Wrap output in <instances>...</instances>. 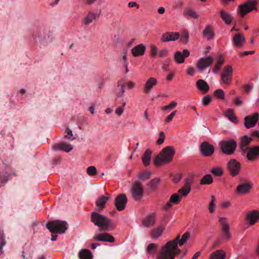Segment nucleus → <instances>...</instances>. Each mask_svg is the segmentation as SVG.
<instances>
[{
	"label": "nucleus",
	"instance_id": "nucleus-1",
	"mask_svg": "<svg viewBox=\"0 0 259 259\" xmlns=\"http://www.w3.org/2000/svg\"><path fill=\"white\" fill-rule=\"evenodd\" d=\"M190 237V233L186 232L182 235L181 239H180V235H178L174 240L167 242L161 247V250L157 256V259H175V256L181 252L178 245L182 246Z\"/></svg>",
	"mask_w": 259,
	"mask_h": 259
},
{
	"label": "nucleus",
	"instance_id": "nucleus-2",
	"mask_svg": "<svg viewBox=\"0 0 259 259\" xmlns=\"http://www.w3.org/2000/svg\"><path fill=\"white\" fill-rule=\"evenodd\" d=\"M91 222L99 227L100 232L112 231L115 227V225L111 219L96 212L92 213Z\"/></svg>",
	"mask_w": 259,
	"mask_h": 259
},
{
	"label": "nucleus",
	"instance_id": "nucleus-3",
	"mask_svg": "<svg viewBox=\"0 0 259 259\" xmlns=\"http://www.w3.org/2000/svg\"><path fill=\"white\" fill-rule=\"evenodd\" d=\"M67 223L65 221L56 220L49 222L47 225V228L52 233L51 240L56 241L58 237L55 233L63 234L67 230Z\"/></svg>",
	"mask_w": 259,
	"mask_h": 259
},
{
	"label": "nucleus",
	"instance_id": "nucleus-4",
	"mask_svg": "<svg viewBox=\"0 0 259 259\" xmlns=\"http://www.w3.org/2000/svg\"><path fill=\"white\" fill-rule=\"evenodd\" d=\"M175 153V148L172 146L164 148L159 155L155 157L154 160V164L157 166L161 165L162 163L170 162Z\"/></svg>",
	"mask_w": 259,
	"mask_h": 259
},
{
	"label": "nucleus",
	"instance_id": "nucleus-5",
	"mask_svg": "<svg viewBox=\"0 0 259 259\" xmlns=\"http://www.w3.org/2000/svg\"><path fill=\"white\" fill-rule=\"evenodd\" d=\"M34 41L41 46H45L49 38V31L45 28H40L33 34Z\"/></svg>",
	"mask_w": 259,
	"mask_h": 259
},
{
	"label": "nucleus",
	"instance_id": "nucleus-6",
	"mask_svg": "<svg viewBox=\"0 0 259 259\" xmlns=\"http://www.w3.org/2000/svg\"><path fill=\"white\" fill-rule=\"evenodd\" d=\"M223 153L227 155L233 154L237 147V143L234 140H223L219 143Z\"/></svg>",
	"mask_w": 259,
	"mask_h": 259
},
{
	"label": "nucleus",
	"instance_id": "nucleus-7",
	"mask_svg": "<svg viewBox=\"0 0 259 259\" xmlns=\"http://www.w3.org/2000/svg\"><path fill=\"white\" fill-rule=\"evenodd\" d=\"M256 5V0H248L239 6L238 13L242 17H243L246 14L251 12L252 10H257Z\"/></svg>",
	"mask_w": 259,
	"mask_h": 259
},
{
	"label": "nucleus",
	"instance_id": "nucleus-8",
	"mask_svg": "<svg viewBox=\"0 0 259 259\" xmlns=\"http://www.w3.org/2000/svg\"><path fill=\"white\" fill-rule=\"evenodd\" d=\"M227 168L232 177L239 174L241 170V163L235 159H231L227 163Z\"/></svg>",
	"mask_w": 259,
	"mask_h": 259
},
{
	"label": "nucleus",
	"instance_id": "nucleus-9",
	"mask_svg": "<svg viewBox=\"0 0 259 259\" xmlns=\"http://www.w3.org/2000/svg\"><path fill=\"white\" fill-rule=\"evenodd\" d=\"M131 191L132 197L135 200L139 201L143 197V189L142 184L140 182H136L133 184Z\"/></svg>",
	"mask_w": 259,
	"mask_h": 259
},
{
	"label": "nucleus",
	"instance_id": "nucleus-10",
	"mask_svg": "<svg viewBox=\"0 0 259 259\" xmlns=\"http://www.w3.org/2000/svg\"><path fill=\"white\" fill-rule=\"evenodd\" d=\"M200 151L203 156L210 157L214 153V147L208 142L204 141L200 145Z\"/></svg>",
	"mask_w": 259,
	"mask_h": 259
},
{
	"label": "nucleus",
	"instance_id": "nucleus-11",
	"mask_svg": "<svg viewBox=\"0 0 259 259\" xmlns=\"http://www.w3.org/2000/svg\"><path fill=\"white\" fill-rule=\"evenodd\" d=\"M246 153L248 161H257L259 159V145L250 147Z\"/></svg>",
	"mask_w": 259,
	"mask_h": 259
},
{
	"label": "nucleus",
	"instance_id": "nucleus-12",
	"mask_svg": "<svg viewBox=\"0 0 259 259\" xmlns=\"http://www.w3.org/2000/svg\"><path fill=\"white\" fill-rule=\"evenodd\" d=\"M222 81L227 84H230L232 80V68L230 65L224 67V71L221 75Z\"/></svg>",
	"mask_w": 259,
	"mask_h": 259
},
{
	"label": "nucleus",
	"instance_id": "nucleus-13",
	"mask_svg": "<svg viewBox=\"0 0 259 259\" xmlns=\"http://www.w3.org/2000/svg\"><path fill=\"white\" fill-rule=\"evenodd\" d=\"M127 202V199L124 194L118 195L115 199V205L118 211L124 210Z\"/></svg>",
	"mask_w": 259,
	"mask_h": 259
},
{
	"label": "nucleus",
	"instance_id": "nucleus-14",
	"mask_svg": "<svg viewBox=\"0 0 259 259\" xmlns=\"http://www.w3.org/2000/svg\"><path fill=\"white\" fill-rule=\"evenodd\" d=\"M252 141V138L247 136H244L240 139L239 146L243 155L245 154L250 148L249 145Z\"/></svg>",
	"mask_w": 259,
	"mask_h": 259
},
{
	"label": "nucleus",
	"instance_id": "nucleus-15",
	"mask_svg": "<svg viewBox=\"0 0 259 259\" xmlns=\"http://www.w3.org/2000/svg\"><path fill=\"white\" fill-rule=\"evenodd\" d=\"M212 62L213 58L210 56L201 58L197 63V67L201 72H202L207 67L209 66Z\"/></svg>",
	"mask_w": 259,
	"mask_h": 259
},
{
	"label": "nucleus",
	"instance_id": "nucleus-16",
	"mask_svg": "<svg viewBox=\"0 0 259 259\" xmlns=\"http://www.w3.org/2000/svg\"><path fill=\"white\" fill-rule=\"evenodd\" d=\"M259 118V114L255 113L252 116H247L244 118V125L247 128L254 127Z\"/></svg>",
	"mask_w": 259,
	"mask_h": 259
},
{
	"label": "nucleus",
	"instance_id": "nucleus-17",
	"mask_svg": "<svg viewBox=\"0 0 259 259\" xmlns=\"http://www.w3.org/2000/svg\"><path fill=\"white\" fill-rule=\"evenodd\" d=\"M93 239L95 241H104L113 243L115 241L113 236L107 233H98L94 236Z\"/></svg>",
	"mask_w": 259,
	"mask_h": 259
},
{
	"label": "nucleus",
	"instance_id": "nucleus-18",
	"mask_svg": "<svg viewBox=\"0 0 259 259\" xmlns=\"http://www.w3.org/2000/svg\"><path fill=\"white\" fill-rule=\"evenodd\" d=\"M245 219L249 223L250 226L254 225L259 220V211L257 210H252L248 211L246 214Z\"/></svg>",
	"mask_w": 259,
	"mask_h": 259
},
{
	"label": "nucleus",
	"instance_id": "nucleus-19",
	"mask_svg": "<svg viewBox=\"0 0 259 259\" xmlns=\"http://www.w3.org/2000/svg\"><path fill=\"white\" fill-rule=\"evenodd\" d=\"M158 83L157 80L154 77H150L146 81L144 87L143 91L145 94H148L149 93L152 89L156 86Z\"/></svg>",
	"mask_w": 259,
	"mask_h": 259
},
{
	"label": "nucleus",
	"instance_id": "nucleus-20",
	"mask_svg": "<svg viewBox=\"0 0 259 259\" xmlns=\"http://www.w3.org/2000/svg\"><path fill=\"white\" fill-rule=\"evenodd\" d=\"M225 218H220L219 219V222L222 226V233L224 236V237L226 239H229L231 237V234L229 232V225L227 222Z\"/></svg>",
	"mask_w": 259,
	"mask_h": 259
},
{
	"label": "nucleus",
	"instance_id": "nucleus-21",
	"mask_svg": "<svg viewBox=\"0 0 259 259\" xmlns=\"http://www.w3.org/2000/svg\"><path fill=\"white\" fill-rule=\"evenodd\" d=\"M189 55L190 52L187 49L184 50L183 53L177 51L175 54L174 60L177 63L181 64L184 62L185 58H187Z\"/></svg>",
	"mask_w": 259,
	"mask_h": 259
},
{
	"label": "nucleus",
	"instance_id": "nucleus-22",
	"mask_svg": "<svg viewBox=\"0 0 259 259\" xmlns=\"http://www.w3.org/2000/svg\"><path fill=\"white\" fill-rule=\"evenodd\" d=\"M146 51V47L142 44L134 47L132 49V54L135 57L142 56L144 55Z\"/></svg>",
	"mask_w": 259,
	"mask_h": 259
},
{
	"label": "nucleus",
	"instance_id": "nucleus-23",
	"mask_svg": "<svg viewBox=\"0 0 259 259\" xmlns=\"http://www.w3.org/2000/svg\"><path fill=\"white\" fill-rule=\"evenodd\" d=\"M157 217L156 213H153L146 217L142 221V224L146 227H150L153 226L155 222Z\"/></svg>",
	"mask_w": 259,
	"mask_h": 259
},
{
	"label": "nucleus",
	"instance_id": "nucleus-24",
	"mask_svg": "<svg viewBox=\"0 0 259 259\" xmlns=\"http://www.w3.org/2000/svg\"><path fill=\"white\" fill-rule=\"evenodd\" d=\"M53 150L57 151L61 150L66 152H69L73 149L71 145L65 142H62L57 144H55L53 146Z\"/></svg>",
	"mask_w": 259,
	"mask_h": 259
},
{
	"label": "nucleus",
	"instance_id": "nucleus-25",
	"mask_svg": "<svg viewBox=\"0 0 259 259\" xmlns=\"http://www.w3.org/2000/svg\"><path fill=\"white\" fill-rule=\"evenodd\" d=\"M180 37V34L178 32H166L161 36L162 41H175Z\"/></svg>",
	"mask_w": 259,
	"mask_h": 259
},
{
	"label": "nucleus",
	"instance_id": "nucleus-26",
	"mask_svg": "<svg viewBox=\"0 0 259 259\" xmlns=\"http://www.w3.org/2000/svg\"><path fill=\"white\" fill-rule=\"evenodd\" d=\"M110 195L106 193L105 196H102L96 202V206L98 207L99 211H101L105 206V204L108 199L110 198Z\"/></svg>",
	"mask_w": 259,
	"mask_h": 259
},
{
	"label": "nucleus",
	"instance_id": "nucleus-27",
	"mask_svg": "<svg viewBox=\"0 0 259 259\" xmlns=\"http://www.w3.org/2000/svg\"><path fill=\"white\" fill-rule=\"evenodd\" d=\"M252 187L249 183H243L239 185L236 188V192L240 194L248 193Z\"/></svg>",
	"mask_w": 259,
	"mask_h": 259
},
{
	"label": "nucleus",
	"instance_id": "nucleus-28",
	"mask_svg": "<svg viewBox=\"0 0 259 259\" xmlns=\"http://www.w3.org/2000/svg\"><path fill=\"white\" fill-rule=\"evenodd\" d=\"M193 178H190L186 179V185L182 189L179 190L178 192L183 196H186L190 191V184L193 182Z\"/></svg>",
	"mask_w": 259,
	"mask_h": 259
},
{
	"label": "nucleus",
	"instance_id": "nucleus-29",
	"mask_svg": "<svg viewBox=\"0 0 259 259\" xmlns=\"http://www.w3.org/2000/svg\"><path fill=\"white\" fill-rule=\"evenodd\" d=\"M196 86L199 90L204 93H207L209 90V85L203 79L198 80L196 82Z\"/></svg>",
	"mask_w": 259,
	"mask_h": 259
},
{
	"label": "nucleus",
	"instance_id": "nucleus-30",
	"mask_svg": "<svg viewBox=\"0 0 259 259\" xmlns=\"http://www.w3.org/2000/svg\"><path fill=\"white\" fill-rule=\"evenodd\" d=\"M151 151L150 149H148L146 150L144 154L142 157L143 164L145 166L149 165L151 161Z\"/></svg>",
	"mask_w": 259,
	"mask_h": 259
},
{
	"label": "nucleus",
	"instance_id": "nucleus-31",
	"mask_svg": "<svg viewBox=\"0 0 259 259\" xmlns=\"http://www.w3.org/2000/svg\"><path fill=\"white\" fill-rule=\"evenodd\" d=\"M98 17V15L97 14L94 13L92 12H89L88 15L83 19L84 24L85 25H89Z\"/></svg>",
	"mask_w": 259,
	"mask_h": 259
},
{
	"label": "nucleus",
	"instance_id": "nucleus-32",
	"mask_svg": "<svg viewBox=\"0 0 259 259\" xmlns=\"http://www.w3.org/2000/svg\"><path fill=\"white\" fill-rule=\"evenodd\" d=\"M226 253L222 250H218L212 252L210 256V259H225Z\"/></svg>",
	"mask_w": 259,
	"mask_h": 259
},
{
	"label": "nucleus",
	"instance_id": "nucleus-33",
	"mask_svg": "<svg viewBox=\"0 0 259 259\" xmlns=\"http://www.w3.org/2000/svg\"><path fill=\"white\" fill-rule=\"evenodd\" d=\"M233 41L235 46L240 47L245 41V38L241 34L237 33L233 37Z\"/></svg>",
	"mask_w": 259,
	"mask_h": 259
},
{
	"label": "nucleus",
	"instance_id": "nucleus-34",
	"mask_svg": "<svg viewBox=\"0 0 259 259\" xmlns=\"http://www.w3.org/2000/svg\"><path fill=\"white\" fill-rule=\"evenodd\" d=\"M79 256L80 259H92L93 254L90 250L84 249L80 251Z\"/></svg>",
	"mask_w": 259,
	"mask_h": 259
},
{
	"label": "nucleus",
	"instance_id": "nucleus-35",
	"mask_svg": "<svg viewBox=\"0 0 259 259\" xmlns=\"http://www.w3.org/2000/svg\"><path fill=\"white\" fill-rule=\"evenodd\" d=\"M164 230V228L162 226H159L157 228L152 230L151 233V237L154 238H157L160 237Z\"/></svg>",
	"mask_w": 259,
	"mask_h": 259
},
{
	"label": "nucleus",
	"instance_id": "nucleus-36",
	"mask_svg": "<svg viewBox=\"0 0 259 259\" xmlns=\"http://www.w3.org/2000/svg\"><path fill=\"white\" fill-rule=\"evenodd\" d=\"M203 35L204 36L206 37L208 39L213 38L214 36V33L212 30V27L209 25L206 26L203 31Z\"/></svg>",
	"mask_w": 259,
	"mask_h": 259
},
{
	"label": "nucleus",
	"instance_id": "nucleus-37",
	"mask_svg": "<svg viewBox=\"0 0 259 259\" xmlns=\"http://www.w3.org/2000/svg\"><path fill=\"white\" fill-rule=\"evenodd\" d=\"M220 15L223 21L227 24H230L232 22L231 16L225 12L224 10H221Z\"/></svg>",
	"mask_w": 259,
	"mask_h": 259
},
{
	"label": "nucleus",
	"instance_id": "nucleus-38",
	"mask_svg": "<svg viewBox=\"0 0 259 259\" xmlns=\"http://www.w3.org/2000/svg\"><path fill=\"white\" fill-rule=\"evenodd\" d=\"M213 182L212 176L210 174L205 175L200 182V185H209Z\"/></svg>",
	"mask_w": 259,
	"mask_h": 259
},
{
	"label": "nucleus",
	"instance_id": "nucleus-39",
	"mask_svg": "<svg viewBox=\"0 0 259 259\" xmlns=\"http://www.w3.org/2000/svg\"><path fill=\"white\" fill-rule=\"evenodd\" d=\"M224 58L222 56H220L219 58L218 59V61L215 64L214 68L212 69V71L214 73H217L218 72V71L220 69L222 65L224 63Z\"/></svg>",
	"mask_w": 259,
	"mask_h": 259
},
{
	"label": "nucleus",
	"instance_id": "nucleus-40",
	"mask_svg": "<svg viewBox=\"0 0 259 259\" xmlns=\"http://www.w3.org/2000/svg\"><path fill=\"white\" fill-rule=\"evenodd\" d=\"M225 115L228 117L229 120L233 122H237V118L236 116L234 114V112L231 109H228L224 113Z\"/></svg>",
	"mask_w": 259,
	"mask_h": 259
},
{
	"label": "nucleus",
	"instance_id": "nucleus-41",
	"mask_svg": "<svg viewBox=\"0 0 259 259\" xmlns=\"http://www.w3.org/2000/svg\"><path fill=\"white\" fill-rule=\"evenodd\" d=\"M184 15H188L190 17L194 19H196L198 17L197 13L191 9H186L184 11Z\"/></svg>",
	"mask_w": 259,
	"mask_h": 259
},
{
	"label": "nucleus",
	"instance_id": "nucleus-42",
	"mask_svg": "<svg viewBox=\"0 0 259 259\" xmlns=\"http://www.w3.org/2000/svg\"><path fill=\"white\" fill-rule=\"evenodd\" d=\"M160 181V179L159 178L153 179L150 181L148 185L151 190H154L158 187Z\"/></svg>",
	"mask_w": 259,
	"mask_h": 259
},
{
	"label": "nucleus",
	"instance_id": "nucleus-43",
	"mask_svg": "<svg viewBox=\"0 0 259 259\" xmlns=\"http://www.w3.org/2000/svg\"><path fill=\"white\" fill-rule=\"evenodd\" d=\"M151 175V172L150 171L145 170L140 172L138 175V177L142 180H146L148 179L150 177Z\"/></svg>",
	"mask_w": 259,
	"mask_h": 259
},
{
	"label": "nucleus",
	"instance_id": "nucleus-44",
	"mask_svg": "<svg viewBox=\"0 0 259 259\" xmlns=\"http://www.w3.org/2000/svg\"><path fill=\"white\" fill-rule=\"evenodd\" d=\"M210 172L214 175L220 177L223 175L224 171L221 167H214L212 168Z\"/></svg>",
	"mask_w": 259,
	"mask_h": 259
},
{
	"label": "nucleus",
	"instance_id": "nucleus-45",
	"mask_svg": "<svg viewBox=\"0 0 259 259\" xmlns=\"http://www.w3.org/2000/svg\"><path fill=\"white\" fill-rule=\"evenodd\" d=\"M4 234L3 229L0 227V252H2L3 247L6 245V241L4 237Z\"/></svg>",
	"mask_w": 259,
	"mask_h": 259
},
{
	"label": "nucleus",
	"instance_id": "nucleus-46",
	"mask_svg": "<svg viewBox=\"0 0 259 259\" xmlns=\"http://www.w3.org/2000/svg\"><path fill=\"white\" fill-rule=\"evenodd\" d=\"M189 34L188 31L185 30L183 32L180 38L181 41L183 44H187L188 42Z\"/></svg>",
	"mask_w": 259,
	"mask_h": 259
},
{
	"label": "nucleus",
	"instance_id": "nucleus-47",
	"mask_svg": "<svg viewBox=\"0 0 259 259\" xmlns=\"http://www.w3.org/2000/svg\"><path fill=\"white\" fill-rule=\"evenodd\" d=\"M158 247L157 244L151 243L147 247V251L149 254H153Z\"/></svg>",
	"mask_w": 259,
	"mask_h": 259
},
{
	"label": "nucleus",
	"instance_id": "nucleus-48",
	"mask_svg": "<svg viewBox=\"0 0 259 259\" xmlns=\"http://www.w3.org/2000/svg\"><path fill=\"white\" fill-rule=\"evenodd\" d=\"M211 200L209 203L208 209L210 213H213L214 212V206L215 202V197L214 195H212L211 197Z\"/></svg>",
	"mask_w": 259,
	"mask_h": 259
},
{
	"label": "nucleus",
	"instance_id": "nucleus-49",
	"mask_svg": "<svg viewBox=\"0 0 259 259\" xmlns=\"http://www.w3.org/2000/svg\"><path fill=\"white\" fill-rule=\"evenodd\" d=\"M169 200L172 203H174L175 204H177L180 201L181 197L178 194L175 193L170 196Z\"/></svg>",
	"mask_w": 259,
	"mask_h": 259
},
{
	"label": "nucleus",
	"instance_id": "nucleus-50",
	"mask_svg": "<svg viewBox=\"0 0 259 259\" xmlns=\"http://www.w3.org/2000/svg\"><path fill=\"white\" fill-rule=\"evenodd\" d=\"M177 105V103L176 101H172L169 105L162 107L161 109L163 111L169 110L171 109L175 108Z\"/></svg>",
	"mask_w": 259,
	"mask_h": 259
},
{
	"label": "nucleus",
	"instance_id": "nucleus-51",
	"mask_svg": "<svg viewBox=\"0 0 259 259\" xmlns=\"http://www.w3.org/2000/svg\"><path fill=\"white\" fill-rule=\"evenodd\" d=\"M214 95L221 99H223L225 98V93L222 89H218L214 92Z\"/></svg>",
	"mask_w": 259,
	"mask_h": 259
},
{
	"label": "nucleus",
	"instance_id": "nucleus-52",
	"mask_svg": "<svg viewBox=\"0 0 259 259\" xmlns=\"http://www.w3.org/2000/svg\"><path fill=\"white\" fill-rule=\"evenodd\" d=\"M87 172L89 175L95 176L97 174L96 168L94 166H90L87 168Z\"/></svg>",
	"mask_w": 259,
	"mask_h": 259
},
{
	"label": "nucleus",
	"instance_id": "nucleus-53",
	"mask_svg": "<svg viewBox=\"0 0 259 259\" xmlns=\"http://www.w3.org/2000/svg\"><path fill=\"white\" fill-rule=\"evenodd\" d=\"M165 134L163 132H160L159 133V138L157 140L156 143L158 145H161L165 140Z\"/></svg>",
	"mask_w": 259,
	"mask_h": 259
},
{
	"label": "nucleus",
	"instance_id": "nucleus-54",
	"mask_svg": "<svg viewBox=\"0 0 259 259\" xmlns=\"http://www.w3.org/2000/svg\"><path fill=\"white\" fill-rule=\"evenodd\" d=\"M157 54V48L154 45L150 46V55L152 57H155Z\"/></svg>",
	"mask_w": 259,
	"mask_h": 259
},
{
	"label": "nucleus",
	"instance_id": "nucleus-55",
	"mask_svg": "<svg viewBox=\"0 0 259 259\" xmlns=\"http://www.w3.org/2000/svg\"><path fill=\"white\" fill-rule=\"evenodd\" d=\"M125 102H123L122 106L118 107V108H116V109L115 110V113L118 115H121L124 111V107H125Z\"/></svg>",
	"mask_w": 259,
	"mask_h": 259
},
{
	"label": "nucleus",
	"instance_id": "nucleus-56",
	"mask_svg": "<svg viewBox=\"0 0 259 259\" xmlns=\"http://www.w3.org/2000/svg\"><path fill=\"white\" fill-rule=\"evenodd\" d=\"M211 101V96L209 95H207L203 98L202 102L203 105L207 106L210 103Z\"/></svg>",
	"mask_w": 259,
	"mask_h": 259
},
{
	"label": "nucleus",
	"instance_id": "nucleus-57",
	"mask_svg": "<svg viewBox=\"0 0 259 259\" xmlns=\"http://www.w3.org/2000/svg\"><path fill=\"white\" fill-rule=\"evenodd\" d=\"M176 111L172 112L168 116L166 117V118L164 119V122L165 123H167L171 121L172 120L174 117L176 115Z\"/></svg>",
	"mask_w": 259,
	"mask_h": 259
},
{
	"label": "nucleus",
	"instance_id": "nucleus-58",
	"mask_svg": "<svg viewBox=\"0 0 259 259\" xmlns=\"http://www.w3.org/2000/svg\"><path fill=\"white\" fill-rule=\"evenodd\" d=\"M117 87H120L121 97H123V94L125 92V84L122 83V80H119L117 82Z\"/></svg>",
	"mask_w": 259,
	"mask_h": 259
},
{
	"label": "nucleus",
	"instance_id": "nucleus-59",
	"mask_svg": "<svg viewBox=\"0 0 259 259\" xmlns=\"http://www.w3.org/2000/svg\"><path fill=\"white\" fill-rule=\"evenodd\" d=\"M168 51L167 49H163L159 52V56L160 58L166 57L168 55Z\"/></svg>",
	"mask_w": 259,
	"mask_h": 259
},
{
	"label": "nucleus",
	"instance_id": "nucleus-60",
	"mask_svg": "<svg viewBox=\"0 0 259 259\" xmlns=\"http://www.w3.org/2000/svg\"><path fill=\"white\" fill-rule=\"evenodd\" d=\"M195 73V69L192 67H189L187 70V73L188 75L193 76Z\"/></svg>",
	"mask_w": 259,
	"mask_h": 259
},
{
	"label": "nucleus",
	"instance_id": "nucleus-61",
	"mask_svg": "<svg viewBox=\"0 0 259 259\" xmlns=\"http://www.w3.org/2000/svg\"><path fill=\"white\" fill-rule=\"evenodd\" d=\"M182 178V176L181 174H177L175 176L174 178V181L175 183H178Z\"/></svg>",
	"mask_w": 259,
	"mask_h": 259
},
{
	"label": "nucleus",
	"instance_id": "nucleus-62",
	"mask_svg": "<svg viewBox=\"0 0 259 259\" xmlns=\"http://www.w3.org/2000/svg\"><path fill=\"white\" fill-rule=\"evenodd\" d=\"M254 53V51H245V52H243L241 53H240V55L241 57H243L244 56H247L248 55H251V54H253Z\"/></svg>",
	"mask_w": 259,
	"mask_h": 259
},
{
	"label": "nucleus",
	"instance_id": "nucleus-63",
	"mask_svg": "<svg viewBox=\"0 0 259 259\" xmlns=\"http://www.w3.org/2000/svg\"><path fill=\"white\" fill-rule=\"evenodd\" d=\"M231 206V203L229 201H224L222 204V207L223 208H228Z\"/></svg>",
	"mask_w": 259,
	"mask_h": 259
},
{
	"label": "nucleus",
	"instance_id": "nucleus-64",
	"mask_svg": "<svg viewBox=\"0 0 259 259\" xmlns=\"http://www.w3.org/2000/svg\"><path fill=\"white\" fill-rule=\"evenodd\" d=\"M128 6L130 8H133V7H136L137 8H139V6L137 4V3H136V2H130L128 4Z\"/></svg>",
	"mask_w": 259,
	"mask_h": 259
}]
</instances>
